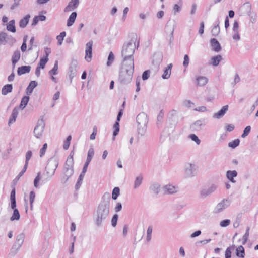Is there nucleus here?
<instances>
[{
	"mask_svg": "<svg viewBox=\"0 0 258 258\" xmlns=\"http://www.w3.org/2000/svg\"><path fill=\"white\" fill-rule=\"evenodd\" d=\"M110 195L105 192L93 213V220L97 226L102 225L109 216L110 212Z\"/></svg>",
	"mask_w": 258,
	"mask_h": 258,
	"instance_id": "nucleus-1",
	"label": "nucleus"
},
{
	"mask_svg": "<svg viewBox=\"0 0 258 258\" xmlns=\"http://www.w3.org/2000/svg\"><path fill=\"white\" fill-rule=\"evenodd\" d=\"M134 71V62L132 59L123 61L119 73V81L122 84H127L132 79Z\"/></svg>",
	"mask_w": 258,
	"mask_h": 258,
	"instance_id": "nucleus-2",
	"label": "nucleus"
},
{
	"mask_svg": "<svg viewBox=\"0 0 258 258\" xmlns=\"http://www.w3.org/2000/svg\"><path fill=\"white\" fill-rule=\"evenodd\" d=\"M136 38H133L127 43L124 44L121 52L123 61L132 59L134 62L133 56L136 48Z\"/></svg>",
	"mask_w": 258,
	"mask_h": 258,
	"instance_id": "nucleus-3",
	"label": "nucleus"
},
{
	"mask_svg": "<svg viewBox=\"0 0 258 258\" xmlns=\"http://www.w3.org/2000/svg\"><path fill=\"white\" fill-rule=\"evenodd\" d=\"M136 120L139 134L141 135H144L147 129V124L148 122L147 115L144 112H141L137 115Z\"/></svg>",
	"mask_w": 258,
	"mask_h": 258,
	"instance_id": "nucleus-4",
	"label": "nucleus"
},
{
	"mask_svg": "<svg viewBox=\"0 0 258 258\" xmlns=\"http://www.w3.org/2000/svg\"><path fill=\"white\" fill-rule=\"evenodd\" d=\"M58 161L54 157L50 158L47 162L45 167L46 174L48 178H51L54 175L55 171L58 166Z\"/></svg>",
	"mask_w": 258,
	"mask_h": 258,
	"instance_id": "nucleus-5",
	"label": "nucleus"
},
{
	"mask_svg": "<svg viewBox=\"0 0 258 258\" xmlns=\"http://www.w3.org/2000/svg\"><path fill=\"white\" fill-rule=\"evenodd\" d=\"M185 176L187 178H192L198 174V166L194 163H186L183 167Z\"/></svg>",
	"mask_w": 258,
	"mask_h": 258,
	"instance_id": "nucleus-6",
	"label": "nucleus"
},
{
	"mask_svg": "<svg viewBox=\"0 0 258 258\" xmlns=\"http://www.w3.org/2000/svg\"><path fill=\"white\" fill-rule=\"evenodd\" d=\"M217 189V186L215 184H212L209 186H202L200 191V197L201 199H205L210 196Z\"/></svg>",
	"mask_w": 258,
	"mask_h": 258,
	"instance_id": "nucleus-7",
	"label": "nucleus"
},
{
	"mask_svg": "<svg viewBox=\"0 0 258 258\" xmlns=\"http://www.w3.org/2000/svg\"><path fill=\"white\" fill-rule=\"evenodd\" d=\"M44 128V121L42 118L39 119L33 131L34 135L36 138L40 139L42 137Z\"/></svg>",
	"mask_w": 258,
	"mask_h": 258,
	"instance_id": "nucleus-8",
	"label": "nucleus"
},
{
	"mask_svg": "<svg viewBox=\"0 0 258 258\" xmlns=\"http://www.w3.org/2000/svg\"><path fill=\"white\" fill-rule=\"evenodd\" d=\"M16 41L15 38L12 35L3 31L0 32V44L4 45L9 44L12 45Z\"/></svg>",
	"mask_w": 258,
	"mask_h": 258,
	"instance_id": "nucleus-9",
	"label": "nucleus"
},
{
	"mask_svg": "<svg viewBox=\"0 0 258 258\" xmlns=\"http://www.w3.org/2000/svg\"><path fill=\"white\" fill-rule=\"evenodd\" d=\"M230 205V202L228 200L223 199L216 206L214 213L215 214L219 213L226 209Z\"/></svg>",
	"mask_w": 258,
	"mask_h": 258,
	"instance_id": "nucleus-10",
	"label": "nucleus"
},
{
	"mask_svg": "<svg viewBox=\"0 0 258 258\" xmlns=\"http://www.w3.org/2000/svg\"><path fill=\"white\" fill-rule=\"evenodd\" d=\"M174 27V22L171 21H168L166 25L165 31L167 34H169L170 43H171L173 40Z\"/></svg>",
	"mask_w": 258,
	"mask_h": 258,
	"instance_id": "nucleus-11",
	"label": "nucleus"
},
{
	"mask_svg": "<svg viewBox=\"0 0 258 258\" xmlns=\"http://www.w3.org/2000/svg\"><path fill=\"white\" fill-rule=\"evenodd\" d=\"M93 42L89 41L86 45L85 59L87 62H90L92 57Z\"/></svg>",
	"mask_w": 258,
	"mask_h": 258,
	"instance_id": "nucleus-12",
	"label": "nucleus"
},
{
	"mask_svg": "<svg viewBox=\"0 0 258 258\" xmlns=\"http://www.w3.org/2000/svg\"><path fill=\"white\" fill-rule=\"evenodd\" d=\"M232 37L235 41H239L240 39L239 33V25L237 21H235L233 24Z\"/></svg>",
	"mask_w": 258,
	"mask_h": 258,
	"instance_id": "nucleus-13",
	"label": "nucleus"
},
{
	"mask_svg": "<svg viewBox=\"0 0 258 258\" xmlns=\"http://www.w3.org/2000/svg\"><path fill=\"white\" fill-rule=\"evenodd\" d=\"M78 62L76 60H72L69 67V77L71 79L73 78L76 73Z\"/></svg>",
	"mask_w": 258,
	"mask_h": 258,
	"instance_id": "nucleus-14",
	"label": "nucleus"
},
{
	"mask_svg": "<svg viewBox=\"0 0 258 258\" xmlns=\"http://www.w3.org/2000/svg\"><path fill=\"white\" fill-rule=\"evenodd\" d=\"M79 0H71L64 8V11L68 12L75 10L78 6Z\"/></svg>",
	"mask_w": 258,
	"mask_h": 258,
	"instance_id": "nucleus-15",
	"label": "nucleus"
},
{
	"mask_svg": "<svg viewBox=\"0 0 258 258\" xmlns=\"http://www.w3.org/2000/svg\"><path fill=\"white\" fill-rule=\"evenodd\" d=\"M164 194H174L177 192L178 187L172 185L168 184L162 188Z\"/></svg>",
	"mask_w": 258,
	"mask_h": 258,
	"instance_id": "nucleus-16",
	"label": "nucleus"
},
{
	"mask_svg": "<svg viewBox=\"0 0 258 258\" xmlns=\"http://www.w3.org/2000/svg\"><path fill=\"white\" fill-rule=\"evenodd\" d=\"M228 109V105H226L222 107V108L218 112L215 113L213 115V117L216 119H220L222 117L227 111Z\"/></svg>",
	"mask_w": 258,
	"mask_h": 258,
	"instance_id": "nucleus-17",
	"label": "nucleus"
},
{
	"mask_svg": "<svg viewBox=\"0 0 258 258\" xmlns=\"http://www.w3.org/2000/svg\"><path fill=\"white\" fill-rule=\"evenodd\" d=\"M240 11L243 15H249L251 12V6L248 3H244L240 8Z\"/></svg>",
	"mask_w": 258,
	"mask_h": 258,
	"instance_id": "nucleus-18",
	"label": "nucleus"
},
{
	"mask_svg": "<svg viewBox=\"0 0 258 258\" xmlns=\"http://www.w3.org/2000/svg\"><path fill=\"white\" fill-rule=\"evenodd\" d=\"M18 114V108L17 107H15L13 110L11 115V117L10 118L8 125L10 126L11 124L15 122L17 115Z\"/></svg>",
	"mask_w": 258,
	"mask_h": 258,
	"instance_id": "nucleus-19",
	"label": "nucleus"
},
{
	"mask_svg": "<svg viewBox=\"0 0 258 258\" xmlns=\"http://www.w3.org/2000/svg\"><path fill=\"white\" fill-rule=\"evenodd\" d=\"M211 44L213 49L216 52H219L221 47L219 42L215 38L211 40Z\"/></svg>",
	"mask_w": 258,
	"mask_h": 258,
	"instance_id": "nucleus-20",
	"label": "nucleus"
},
{
	"mask_svg": "<svg viewBox=\"0 0 258 258\" xmlns=\"http://www.w3.org/2000/svg\"><path fill=\"white\" fill-rule=\"evenodd\" d=\"M237 172L236 170H228L226 172L227 178L232 183H235L236 181L233 179L234 177L237 176Z\"/></svg>",
	"mask_w": 258,
	"mask_h": 258,
	"instance_id": "nucleus-21",
	"label": "nucleus"
},
{
	"mask_svg": "<svg viewBox=\"0 0 258 258\" xmlns=\"http://www.w3.org/2000/svg\"><path fill=\"white\" fill-rule=\"evenodd\" d=\"M22 246V244L20 243H14L11 249L10 254L12 256L15 255Z\"/></svg>",
	"mask_w": 258,
	"mask_h": 258,
	"instance_id": "nucleus-22",
	"label": "nucleus"
},
{
	"mask_svg": "<svg viewBox=\"0 0 258 258\" xmlns=\"http://www.w3.org/2000/svg\"><path fill=\"white\" fill-rule=\"evenodd\" d=\"M37 82L35 81H31L26 89L27 95H30L33 92V89L37 86Z\"/></svg>",
	"mask_w": 258,
	"mask_h": 258,
	"instance_id": "nucleus-23",
	"label": "nucleus"
},
{
	"mask_svg": "<svg viewBox=\"0 0 258 258\" xmlns=\"http://www.w3.org/2000/svg\"><path fill=\"white\" fill-rule=\"evenodd\" d=\"M31 70V67L29 66H24L19 67L17 70V73L19 75H22L26 73H29Z\"/></svg>",
	"mask_w": 258,
	"mask_h": 258,
	"instance_id": "nucleus-24",
	"label": "nucleus"
},
{
	"mask_svg": "<svg viewBox=\"0 0 258 258\" xmlns=\"http://www.w3.org/2000/svg\"><path fill=\"white\" fill-rule=\"evenodd\" d=\"M172 67V64L171 63L168 65L167 68L164 70V73L162 76V77L163 79H167L169 78L170 75H171V73Z\"/></svg>",
	"mask_w": 258,
	"mask_h": 258,
	"instance_id": "nucleus-25",
	"label": "nucleus"
},
{
	"mask_svg": "<svg viewBox=\"0 0 258 258\" xmlns=\"http://www.w3.org/2000/svg\"><path fill=\"white\" fill-rule=\"evenodd\" d=\"M20 56L21 53L19 50H16L14 52L12 59V62L14 66V68L15 67L16 63L19 60L20 58Z\"/></svg>",
	"mask_w": 258,
	"mask_h": 258,
	"instance_id": "nucleus-26",
	"label": "nucleus"
},
{
	"mask_svg": "<svg viewBox=\"0 0 258 258\" xmlns=\"http://www.w3.org/2000/svg\"><path fill=\"white\" fill-rule=\"evenodd\" d=\"M204 125L203 122L202 120H199L195 122L191 125V127L194 131H200Z\"/></svg>",
	"mask_w": 258,
	"mask_h": 258,
	"instance_id": "nucleus-27",
	"label": "nucleus"
},
{
	"mask_svg": "<svg viewBox=\"0 0 258 258\" xmlns=\"http://www.w3.org/2000/svg\"><path fill=\"white\" fill-rule=\"evenodd\" d=\"M197 84L199 86H204L208 83V79L206 77L199 76L196 79Z\"/></svg>",
	"mask_w": 258,
	"mask_h": 258,
	"instance_id": "nucleus-28",
	"label": "nucleus"
},
{
	"mask_svg": "<svg viewBox=\"0 0 258 258\" xmlns=\"http://www.w3.org/2000/svg\"><path fill=\"white\" fill-rule=\"evenodd\" d=\"M74 173L73 169H64V176L62 178V180L66 182L68 179Z\"/></svg>",
	"mask_w": 258,
	"mask_h": 258,
	"instance_id": "nucleus-29",
	"label": "nucleus"
},
{
	"mask_svg": "<svg viewBox=\"0 0 258 258\" xmlns=\"http://www.w3.org/2000/svg\"><path fill=\"white\" fill-rule=\"evenodd\" d=\"M15 21L14 20H11L7 24V29L8 31L13 33L16 32V27L15 26Z\"/></svg>",
	"mask_w": 258,
	"mask_h": 258,
	"instance_id": "nucleus-30",
	"label": "nucleus"
},
{
	"mask_svg": "<svg viewBox=\"0 0 258 258\" xmlns=\"http://www.w3.org/2000/svg\"><path fill=\"white\" fill-rule=\"evenodd\" d=\"M13 89L12 85L7 84L2 89V94L4 95H7L8 93L11 92Z\"/></svg>",
	"mask_w": 258,
	"mask_h": 258,
	"instance_id": "nucleus-31",
	"label": "nucleus"
},
{
	"mask_svg": "<svg viewBox=\"0 0 258 258\" xmlns=\"http://www.w3.org/2000/svg\"><path fill=\"white\" fill-rule=\"evenodd\" d=\"M76 17H77L76 12H72L71 13V14L70 15V16H69V18L68 20L67 26L69 27L72 26L74 24V23L76 19Z\"/></svg>",
	"mask_w": 258,
	"mask_h": 258,
	"instance_id": "nucleus-32",
	"label": "nucleus"
},
{
	"mask_svg": "<svg viewBox=\"0 0 258 258\" xmlns=\"http://www.w3.org/2000/svg\"><path fill=\"white\" fill-rule=\"evenodd\" d=\"M222 57L221 55H218L217 56H214L211 58V64L213 66H217L220 61L222 60Z\"/></svg>",
	"mask_w": 258,
	"mask_h": 258,
	"instance_id": "nucleus-33",
	"label": "nucleus"
},
{
	"mask_svg": "<svg viewBox=\"0 0 258 258\" xmlns=\"http://www.w3.org/2000/svg\"><path fill=\"white\" fill-rule=\"evenodd\" d=\"M30 17V15H27L22 19L19 22V26L23 28H25L29 22Z\"/></svg>",
	"mask_w": 258,
	"mask_h": 258,
	"instance_id": "nucleus-34",
	"label": "nucleus"
},
{
	"mask_svg": "<svg viewBox=\"0 0 258 258\" xmlns=\"http://www.w3.org/2000/svg\"><path fill=\"white\" fill-rule=\"evenodd\" d=\"M29 100V97L28 96H24L22 98L21 102L19 106L20 108L22 110L24 109V108L28 104Z\"/></svg>",
	"mask_w": 258,
	"mask_h": 258,
	"instance_id": "nucleus-35",
	"label": "nucleus"
},
{
	"mask_svg": "<svg viewBox=\"0 0 258 258\" xmlns=\"http://www.w3.org/2000/svg\"><path fill=\"white\" fill-rule=\"evenodd\" d=\"M236 254L238 257L243 258L244 257L245 252L244 249L242 246H238L236 249Z\"/></svg>",
	"mask_w": 258,
	"mask_h": 258,
	"instance_id": "nucleus-36",
	"label": "nucleus"
},
{
	"mask_svg": "<svg viewBox=\"0 0 258 258\" xmlns=\"http://www.w3.org/2000/svg\"><path fill=\"white\" fill-rule=\"evenodd\" d=\"M142 181H143V177L141 176H139L137 177L134 181V188L135 189L138 188L142 184Z\"/></svg>",
	"mask_w": 258,
	"mask_h": 258,
	"instance_id": "nucleus-37",
	"label": "nucleus"
},
{
	"mask_svg": "<svg viewBox=\"0 0 258 258\" xmlns=\"http://www.w3.org/2000/svg\"><path fill=\"white\" fill-rule=\"evenodd\" d=\"M20 217V215L18 209H15L14 210L13 215L12 217L10 218V220L11 221L18 220H19Z\"/></svg>",
	"mask_w": 258,
	"mask_h": 258,
	"instance_id": "nucleus-38",
	"label": "nucleus"
},
{
	"mask_svg": "<svg viewBox=\"0 0 258 258\" xmlns=\"http://www.w3.org/2000/svg\"><path fill=\"white\" fill-rule=\"evenodd\" d=\"M114 60V55L112 51H110L108 56L106 64L108 67L110 66Z\"/></svg>",
	"mask_w": 258,
	"mask_h": 258,
	"instance_id": "nucleus-39",
	"label": "nucleus"
},
{
	"mask_svg": "<svg viewBox=\"0 0 258 258\" xmlns=\"http://www.w3.org/2000/svg\"><path fill=\"white\" fill-rule=\"evenodd\" d=\"M48 58H41L37 67L40 68L44 69L45 68V64L48 61Z\"/></svg>",
	"mask_w": 258,
	"mask_h": 258,
	"instance_id": "nucleus-40",
	"label": "nucleus"
},
{
	"mask_svg": "<svg viewBox=\"0 0 258 258\" xmlns=\"http://www.w3.org/2000/svg\"><path fill=\"white\" fill-rule=\"evenodd\" d=\"M73 164L74 161H72L70 159H67L64 166V169H73Z\"/></svg>",
	"mask_w": 258,
	"mask_h": 258,
	"instance_id": "nucleus-41",
	"label": "nucleus"
},
{
	"mask_svg": "<svg viewBox=\"0 0 258 258\" xmlns=\"http://www.w3.org/2000/svg\"><path fill=\"white\" fill-rule=\"evenodd\" d=\"M94 154V149L90 148L88 151L87 158L86 162H90Z\"/></svg>",
	"mask_w": 258,
	"mask_h": 258,
	"instance_id": "nucleus-42",
	"label": "nucleus"
},
{
	"mask_svg": "<svg viewBox=\"0 0 258 258\" xmlns=\"http://www.w3.org/2000/svg\"><path fill=\"white\" fill-rule=\"evenodd\" d=\"M220 33V27L219 26V23H218L216 26H215L211 31V33L213 36H216Z\"/></svg>",
	"mask_w": 258,
	"mask_h": 258,
	"instance_id": "nucleus-43",
	"label": "nucleus"
},
{
	"mask_svg": "<svg viewBox=\"0 0 258 258\" xmlns=\"http://www.w3.org/2000/svg\"><path fill=\"white\" fill-rule=\"evenodd\" d=\"M84 175H85V174H83L82 173H81L80 174V175L78 178V181L75 185L76 189H78L80 187V186H81V185L82 183L83 179L84 177Z\"/></svg>",
	"mask_w": 258,
	"mask_h": 258,
	"instance_id": "nucleus-44",
	"label": "nucleus"
},
{
	"mask_svg": "<svg viewBox=\"0 0 258 258\" xmlns=\"http://www.w3.org/2000/svg\"><path fill=\"white\" fill-rule=\"evenodd\" d=\"M240 140L239 139H235L232 142H230L228 143V146L233 149H234L237 146H238L239 144Z\"/></svg>",
	"mask_w": 258,
	"mask_h": 258,
	"instance_id": "nucleus-45",
	"label": "nucleus"
},
{
	"mask_svg": "<svg viewBox=\"0 0 258 258\" xmlns=\"http://www.w3.org/2000/svg\"><path fill=\"white\" fill-rule=\"evenodd\" d=\"M151 189L155 194H158L160 190V186L158 183L153 184L151 187Z\"/></svg>",
	"mask_w": 258,
	"mask_h": 258,
	"instance_id": "nucleus-46",
	"label": "nucleus"
},
{
	"mask_svg": "<svg viewBox=\"0 0 258 258\" xmlns=\"http://www.w3.org/2000/svg\"><path fill=\"white\" fill-rule=\"evenodd\" d=\"M66 32H62L60 33V34L58 35L56 37V39L58 41V44L60 45L62 44V41L63 40L64 37L66 36Z\"/></svg>",
	"mask_w": 258,
	"mask_h": 258,
	"instance_id": "nucleus-47",
	"label": "nucleus"
},
{
	"mask_svg": "<svg viewBox=\"0 0 258 258\" xmlns=\"http://www.w3.org/2000/svg\"><path fill=\"white\" fill-rule=\"evenodd\" d=\"M58 68V61H56L54 63L53 69L49 72V74L50 75H56L57 74Z\"/></svg>",
	"mask_w": 258,
	"mask_h": 258,
	"instance_id": "nucleus-48",
	"label": "nucleus"
},
{
	"mask_svg": "<svg viewBox=\"0 0 258 258\" xmlns=\"http://www.w3.org/2000/svg\"><path fill=\"white\" fill-rule=\"evenodd\" d=\"M120 189L118 187H115L112 191V198L113 200H116L119 195Z\"/></svg>",
	"mask_w": 258,
	"mask_h": 258,
	"instance_id": "nucleus-49",
	"label": "nucleus"
},
{
	"mask_svg": "<svg viewBox=\"0 0 258 258\" xmlns=\"http://www.w3.org/2000/svg\"><path fill=\"white\" fill-rule=\"evenodd\" d=\"M35 197V192L33 191H31L30 192V196H29V200H30L31 210L33 209V202L34 201Z\"/></svg>",
	"mask_w": 258,
	"mask_h": 258,
	"instance_id": "nucleus-50",
	"label": "nucleus"
},
{
	"mask_svg": "<svg viewBox=\"0 0 258 258\" xmlns=\"http://www.w3.org/2000/svg\"><path fill=\"white\" fill-rule=\"evenodd\" d=\"M234 249V247L233 246L229 247L226 249V251H225V258H231V250H233Z\"/></svg>",
	"mask_w": 258,
	"mask_h": 258,
	"instance_id": "nucleus-51",
	"label": "nucleus"
},
{
	"mask_svg": "<svg viewBox=\"0 0 258 258\" xmlns=\"http://www.w3.org/2000/svg\"><path fill=\"white\" fill-rule=\"evenodd\" d=\"M230 220L229 219H225L221 221L220 222V226L222 227H226L228 226L230 224Z\"/></svg>",
	"mask_w": 258,
	"mask_h": 258,
	"instance_id": "nucleus-52",
	"label": "nucleus"
},
{
	"mask_svg": "<svg viewBox=\"0 0 258 258\" xmlns=\"http://www.w3.org/2000/svg\"><path fill=\"white\" fill-rule=\"evenodd\" d=\"M40 173L38 172L37 173V176L35 177V178L34 179V186L35 188L38 187V186H39L38 183L40 181Z\"/></svg>",
	"mask_w": 258,
	"mask_h": 258,
	"instance_id": "nucleus-53",
	"label": "nucleus"
},
{
	"mask_svg": "<svg viewBox=\"0 0 258 258\" xmlns=\"http://www.w3.org/2000/svg\"><path fill=\"white\" fill-rule=\"evenodd\" d=\"M189 138L192 141L195 142L197 145H199L201 143L200 140L195 134H191L189 135Z\"/></svg>",
	"mask_w": 258,
	"mask_h": 258,
	"instance_id": "nucleus-54",
	"label": "nucleus"
},
{
	"mask_svg": "<svg viewBox=\"0 0 258 258\" xmlns=\"http://www.w3.org/2000/svg\"><path fill=\"white\" fill-rule=\"evenodd\" d=\"M114 132H113V136H115L117 135L119 131V121H116L114 125Z\"/></svg>",
	"mask_w": 258,
	"mask_h": 258,
	"instance_id": "nucleus-55",
	"label": "nucleus"
},
{
	"mask_svg": "<svg viewBox=\"0 0 258 258\" xmlns=\"http://www.w3.org/2000/svg\"><path fill=\"white\" fill-rule=\"evenodd\" d=\"M249 228H247L245 233L242 236V239H239V241H241L242 242H247L249 236Z\"/></svg>",
	"mask_w": 258,
	"mask_h": 258,
	"instance_id": "nucleus-56",
	"label": "nucleus"
},
{
	"mask_svg": "<svg viewBox=\"0 0 258 258\" xmlns=\"http://www.w3.org/2000/svg\"><path fill=\"white\" fill-rule=\"evenodd\" d=\"M118 215L116 214L113 215L111 219V225L113 227H115L116 226L117 222L118 220Z\"/></svg>",
	"mask_w": 258,
	"mask_h": 258,
	"instance_id": "nucleus-57",
	"label": "nucleus"
},
{
	"mask_svg": "<svg viewBox=\"0 0 258 258\" xmlns=\"http://www.w3.org/2000/svg\"><path fill=\"white\" fill-rule=\"evenodd\" d=\"M32 155V153L31 151H28L26 153V160L25 165H27L28 166L29 160L31 158Z\"/></svg>",
	"mask_w": 258,
	"mask_h": 258,
	"instance_id": "nucleus-58",
	"label": "nucleus"
},
{
	"mask_svg": "<svg viewBox=\"0 0 258 258\" xmlns=\"http://www.w3.org/2000/svg\"><path fill=\"white\" fill-rule=\"evenodd\" d=\"M251 130V127L250 126H246L244 130L243 133L241 135L242 138H245L250 133Z\"/></svg>",
	"mask_w": 258,
	"mask_h": 258,
	"instance_id": "nucleus-59",
	"label": "nucleus"
},
{
	"mask_svg": "<svg viewBox=\"0 0 258 258\" xmlns=\"http://www.w3.org/2000/svg\"><path fill=\"white\" fill-rule=\"evenodd\" d=\"M182 6V3L179 6L178 4L174 5L173 9V12L174 15H175L177 13H178L181 10V7Z\"/></svg>",
	"mask_w": 258,
	"mask_h": 258,
	"instance_id": "nucleus-60",
	"label": "nucleus"
},
{
	"mask_svg": "<svg viewBox=\"0 0 258 258\" xmlns=\"http://www.w3.org/2000/svg\"><path fill=\"white\" fill-rule=\"evenodd\" d=\"M150 71L149 70H146L143 73L142 79L143 80H147L150 77Z\"/></svg>",
	"mask_w": 258,
	"mask_h": 258,
	"instance_id": "nucleus-61",
	"label": "nucleus"
},
{
	"mask_svg": "<svg viewBox=\"0 0 258 258\" xmlns=\"http://www.w3.org/2000/svg\"><path fill=\"white\" fill-rule=\"evenodd\" d=\"M47 148V144L46 143H45L43 145L42 148L40 149V157H42L44 154L46 152V150Z\"/></svg>",
	"mask_w": 258,
	"mask_h": 258,
	"instance_id": "nucleus-62",
	"label": "nucleus"
},
{
	"mask_svg": "<svg viewBox=\"0 0 258 258\" xmlns=\"http://www.w3.org/2000/svg\"><path fill=\"white\" fill-rule=\"evenodd\" d=\"M189 63V59L188 55L186 54L184 56V61L183 62V65L184 67L186 68Z\"/></svg>",
	"mask_w": 258,
	"mask_h": 258,
	"instance_id": "nucleus-63",
	"label": "nucleus"
},
{
	"mask_svg": "<svg viewBox=\"0 0 258 258\" xmlns=\"http://www.w3.org/2000/svg\"><path fill=\"white\" fill-rule=\"evenodd\" d=\"M183 104L184 105L188 107V108H190V107H192L193 106H194V103H192L191 101L190 100H185L183 102Z\"/></svg>",
	"mask_w": 258,
	"mask_h": 258,
	"instance_id": "nucleus-64",
	"label": "nucleus"
}]
</instances>
